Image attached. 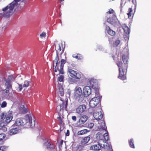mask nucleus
Wrapping results in <instances>:
<instances>
[{"label":"nucleus","mask_w":151,"mask_h":151,"mask_svg":"<svg viewBox=\"0 0 151 151\" xmlns=\"http://www.w3.org/2000/svg\"><path fill=\"white\" fill-rule=\"evenodd\" d=\"M128 58L127 56L123 55L122 59L124 64H123L122 62L120 61L117 63V65L119 68V74L118 78L123 80L126 79V74L128 67L127 65L128 62Z\"/></svg>","instance_id":"1"},{"label":"nucleus","mask_w":151,"mask_h":151,"mask_svg":"<svg viewBox=\"0 0 151 151\" xmlns=\"http://www.w3.org/2000/svg\"><path fill=\"white\" fill-rule=\"evenodd\" d=\"M35 124V121L33 120L32 122V117L31 114H27L24 117V118H18L15 121L14 125L18 127L23 126L26 125V126H31L32 128Z\"/></svg>","instance_id":"2"},{"label":"nucleus","mask_w":151,"mask_h":151,"mask_svg":"<svg viewBox=\"0 0 151 151\" xmlns=\"http://www.w3.org/2000/svg\"><path fill=\"white\" fill-rule=\"evenodd\" d=\"M24 0H14L12 2L2 9L3 12L1 14V15L7 17H9L13 13L14 8L17 6V3L19 1L22 2Z\"/></svg>","instance_id":"3"},{"label":"nucleus","mask_w":151,"mask_h":151,"mask_svg":"<svg viewBox=\"0 0 151 151\" xmlns=\"http://www.w3.org/2000/svg\"><path fill=\"white\" fill-rule=\"evenodd\" d=\"M89 102V105L91 107H95L98 105L97 108L101 107L100 102L101 97L96 95Z\"/></svg>","instance_id":"4"},{"label":"nucleus","mask_w":151,"mask_h":151,"mask_svg":"<svg viewBox=\"0 0 151 151\" xmlns=\"http://www.w3.org/2000/svg\"><path fill=\"white\" fill-rule=\"evenodd\" d=\"M58 102L60 104L59 106L57 107V109L58 111H63V109H64L66 110V108L68 104L67 99L64 101L62 100L61 98H60V100H58Z\"/></svg>","instance_id":"5"},{"label":"nucleus","mask_w":151,"mask_h":151,"mask_svg":"<svg viewBox=\"0 0 151 151\" xmlns=\"http://www.w3.org/2000/svg\"><path fill=\"white\" fill-rule=\"evenodd\" d=\"M11 77L9 76L5 83V85L6 87V89L5 90V94L6 96H9V91L11 89L12 90L11 82Z\"/></svg>","instance_id":"6"},{"label":"nucleus","mask_w":151,"mask_h":151,"mask_svg":"<svg viewBox=\"0 0 151 151\" xmlns=\"http://www.w3.org/2000/svg\"><path fill=\"white\" fill-rule=\"evenodd\" d=\"M68 72L69 75L71 77L76 79H80L81 77V74L77 71H75L68 68Z\"/></svg>","instance_id":"7"},{"label":"nucleus","mask_w":151,"mask_h":151,"mask_svg":"<svg viewBox=\"0 0 151 151\" xmlns=\"http://www.w3.org/2000/svg\"><path fill=\"white\" fill-rule=\"evenodd\" d=\"M101 111V107H99V108L96 110V111L94 112L93 115L96 119L99 120L102 118L103 115Z\"/></svg>","instance_id":"8"},{"label":"nucleus","mask_w":151,"mask_h":151,"mask_svg":"<svg viewBox=\"0 0 151 151\" xmlns=\"http://www.w3.org/2000/svg\"><path fill=\"white\" fill-rule=\"evenodd\" d=\"M86 106L85 104H82L78 106L76 109V112L78 114H81L86 110Z\"/></svg>","instance_id":"9"},{"label":"nucleus","mask_w":151,"mask_h":151,"mask_svg":"<svg viewBox=\"0 0 151 151\" xmlns=\"http://www.w3.org/2000/svg\"><path fill=\"white\" fill-rule=\"evenodd\" d=\"M103 142L102 140L100 139L99 140L98 143L97 144H95L92 145L90 147V149L94 150H100L102 146V143Z\"/></svg>","instance_id":"10"},{"label":"nucleus","mask_w":151,"mask_h":151,"mask_svg":"<svg viewBox=\"0 0 151 151\" xmlns=\"http://www.w3.org/2000/svg\"><path fill=\"white\" fill-rule=\"evenodd\" d=\"M91 92V89L90 86H86L83 89V94L84 97H87L90 94Z\"/></svg>","instance_id":"11"},{"label":"nucleus","mask_w":151,"mask_h":151,"mask_svg":"<svg viewBox=\"0 0 151 151\" xmlns=\"http://www.w3.org/2000/svg\"><path fill=\"white\" fill-rule=\"evenodd\" d=\"M59 60L58 56V53L57 52V55L55 59L53 61V68L55 70V72H56L58 70L59 72L60 68L57 67V65L58 63V61Z\"/></svg>","instance_id":"12"},{"label":"nucleus","mask_w":151,"mask_h":151,"mask_svg":"<svg viewBox=\"0 0 151 151\" xmlns=\"http://www.w3.org/2000/svg\"><path fill=\"white\" fill-rule=\"evenodd\" d=\"M123 28L124 31L125 33L126 34L125 35H124V38H125L126 36V40L128 39L129 37V34L130 33V29L129 27L127 26L126 24H124L122 26Z\"/></svg>","instance_id":"13"},{"label":"nucleus","mask_w":151,"mask_h":151,"mask_svg":"<svg viewBox=\"0 0 151 151\" xmlns=\"http://www.w3.org/2000/svg\"><path fill=\"white\" fill-rule=\"evenodd\" d=\"M116 18V15L115 14H114L113 15V18H108L107 19V22L110 24L115 26L117 22L115 18Z\"/></svg>","instance_id":"14"},{"label":"nucleus","mask_w":151,"mask_h":151,"mask_svg":"<svg viewBox=\"0 0 151 151\" xmlns=\"http://www.w3.org/2000/svg\"><path fill=\"white\" fill-rule=\"evenodd\" d=\"M43 145L44 146L46 147L47 149L52 150L54 148V145L50 143L48 140H45Z\"/></svg>","instance_id":"15"},{"label":"nucleus","mask_w":151,"mask_h":151,"mask_svg":"<svg viewBox=\"0 0 151 151\" xmlns=\"http://www.w3.org/2000/svg\"><path fill=\"white\" fill-rule=\"evenodd\" d=\"M81 95H82L81 88L80 87L78 86L76 87L75 90V97L79 96Z\"/></svg>","instance_id":"16"},{"label":"nucleus","mask_w":151,"mask_h":151,"mask_svg":"<svg viewBox=\"0 0 151 151\" xmlns=\"http://www.w3.org/2000/svg\"><path fill=\"white\" fill-rule=\"evenodd\" d=\"M101 140L103 142H102V145H101L102 146L101 147L106 149H109L111 147V145L108 144L106 141H104V139Z\"/></svg>","instance_id":"17"},{"label":"nucleus","mask_w":151,"mask_h":151,"mask_svg":"<svg viewBox=\"0 0 151 151\" xmlns=\"http://www.w3.org/2000/svg\"><path fill=\"white\" fill-rule=\"evenodd\" d=\"M65 60L63 59H61L60 62V65L59 66V68H60L59 73L61 74H63L64 73L63 67L65 63Z\"/></svg>","instance_id":"18"},{"label":"nucleus","mask_w":151,"mask_h":151,"mask_svg":"<svg viewBox=\"0 0 151 151\" xmlns=\"http://www.w3.org/2000/svg\"><path fill=\"white\" fill-rule=\"evenodd\" d=\"M88 117L86 115H83L80 118L79 120V122L80 124H84L87 121Z\"/></svg>","instance_id":"19"},{"label":"nucleus","mask_w":151,"mask_h":151,"mask_svg":"<svg viewBox=\"0 0 151 151\" xmlns=\"http://www.w3.org/2000/svg\"><path fill=\"white\" fill-rule=\"evenodd\" d=\"M19 129L18 127H12L9 130V132L12 134H15L18 133Z\"/></svg>","instance_id":"20"},{"label":"nucleus","mask_w":151,"mask_h":151,"mask_svg":"<svg viewBox=\"0 0 151 151\" xmlns=\"http://www.w3.org/2000/svg\"><path fill=\"white\" fill-rule=\"evenodd\" d=\"M106 29L108 33L110 35L113 36L115 34V32L111 29L109 26H106Z\"/></svg>","instance_id":"21"},{"label":"nucleus","mask_w":151,"mask_h":151,"mask_svg":"<svg viewBox=\"0 0 151 151\" xmlns=\"http://www.w3.org/2000/svg\"><path fill=\"white\" fill-rule=\"evenodd\" d=\"M84 97L83 95L75 97L77 101L80 103L83 102L84 99Z\"/></svg>","instance_id":"22"},{"label":"nucleus","mask_w":151,"mask_h":151,"mask_svg":"<svg viewBox=\"0 0 151 151\" xmlns=\"http://www.w3.org/2000/svg\"><path fill=\"white\" fill-rule=\"evenodd\" d=\"M90 139V137L88 136L84 137L81 141V143L82 145H85L87 143Z\"/></svg>","instance_id":"23"},{"label":"nucleus","mask_w":151,"mask_h":151,"mask_svg":"<svg viewBox=\"0 0 151 151\" xmlns=\"http://www.w3.org/2000/svg\"><path fill=\"white\" fill-rule=\"evenodd\" d=\"M27 110L24 105H21L20 109L19 112L21 114H24L27 112Z\"/></svg>","instance_id":"24"},{"label":"nucleus","mask_w":151,"mask_h":151,"mask_svg":"<svg viewBox=\"0 0 151 151\" xmlns=\"http://www.w3.org/2000/svg\"><path fill=\"white\" fill-rule=\"evenodd\" d=\"M96 80L94 79H91L89 81L91 86L93 88H96V86L97 85Z\"/></svg>","instance_id":"25"},{"label":"nucleus","mask_w":151,"mask_h":151,"mask_svg":"<svg viewBox=\"0 0 151 151\" xmlns=\"http://www.w3.org/2000/svg\"><path fill=\"white\" fill-rule=\"evenodd\" d=\"M13 116L12 114H8L6 116V118L5 121L6 123H9L12 119L13 118Z\"/></svg>","instance_id":"26"},{"label":"nucleus","mask_w":151,"mask_h":151,"mask_svg":"<svg viewBox=\"0 0 151 151\" xmlns=\"http://www.w3.org/2000/svg\"><path fill=\"white\" fill-rule=\"evenodd\" d=\"M59 94L61 96L64 95L63 88L62 86L61 85L59 86Z\"/></svg>","instance_id":"27"},{"label":"nucleus","mask_w":151,"mask_h":151,"mask_svg":"<svg viewBox=\"0 0 151 151\" xmlns=\"http://www.w3.org/2000/svg\"><path fill=\"white\" fill-rule=\"evenodd\" d=\"M100 129H101L102 130H105L107 132V128L105 126V124L104 122H101Z\"/></svg>","instance_id":"28"},{"label":"nucleus","mask_w":151,"mask_h":151,"mask_svg":"<svg viewBox=\"0 0 151 151\" xmlns=\"http://www.w3.org/2000/svg\"><path fill=\"white\" fill-rule=\"evenodd\" d=\"M96 139L99 140L100 139H103V135H101V134L100 132H98L96 134Z\"/></svg>","instance_id":"29"},{"label":"nucleus","mask_w":151,"mask_h":151,"mask_svg":"<svg viewBox=\"0 0 151 151\" xmlns=\"http://www.w3.org/2000/svg\"><path fill=\"white\" fill-rule=\"evenodd\" d=\"M87 132V130L86 129H83L78 132L77 134L78 135H81L86 133Z\"/></svg>","instance_id":"30"},{"label":"nucleus","mask_w":151,"mask_h":151,"mask_svg":"<svg viewBox=\"0 0 151 151\" xmlns=\"http://www.w3.org/2000/svg\"><path fill=\"white\" fill-rule=\"evenodd\" d=\"M129 144L130 147L132 148H134V146L133 143V139H130L129 141Z\"/></svg>","instance_id":"31"},{"label":"nucleus","mask_w":151,"mask_h":151,"mask_svg":"<svg viewBox=\"0 0 151 151\" xmlns=\"http://www.w3.org/2000/svg\"><path fill=\"white\" fill-rule=\"evenodd\" d=\"M103 139L105 140V141H107L109 139V137L108 135V133L107 132H106L105 133H104L103 135Z\"/></svg>","instance_id":"32"},{"label":"nucleus","mask_w":151,"mask_h":151,"mask_svg":"<svg viewBox=\"0 0 151 151\" xmlns=\"http://www.w3.org/2000/svg\"><path fill=\"white\" fill-rule=\"evenodd\" d=\"M73 58L78 60H81L82 58V57L80 54H77V55H73Z\"/></svg>","instance_id":"33"},{"label":"nucleus","mask_w":151,"mask_h":151,"mask_svg":"<svg viewBox=\"0 0 151 151\" xmlns=\"http://www.w3.org/2000/svg\"><path fill=\"white\" fill-rule=\"evenodd\" d=\"M128 12L127 13V15L128 16V17H130L132 15L131 13L132 12V8H129V9L128 11Z\"/></svg>","instance_id":"34"},{"label":"nucleus","mask_w":151,"mask_h":151,"mask_svg":"<svg viewBox=\"0 0 151 151\" xmlns=\"http://www.w3.org/2000/svg\"><path fill=\"white\" fill-rule=\"evenodd\" d=\"M29 86V83L28 81H25L23 84L24 87H27Z\"/></svg>","instance_id":"35"},{"label":"nucleus","mask_w":151,"mask_h":151,"mask_svg":"<svg viewBox=\"0 0 151 151\" xmlns=\"http://www.w3.org/2000/svg\"><path fill=\"white\" fill-rule=\"evenodd\" d=\"M120 43V41L119 40H118L115 41L114 43V46H117Z\"/></svg>","instance_id":"36"},{"label":"nucleus","mask_w":151,"mask_h":151,"mask_svg":"<svg viewBox=\"0 0 151 151\" xmlns=\"http://www.w3.org/2000/svg\"><path fill=\"white\" fill-rule=\"evenodd\" d=\"M5 137V134H0V141L3 140Z\"/></svg>","instance_id":"37"},{"label":"nucleus","mask_w":151,"mask_h":151,"mask_svg":"<svg viewBox=\"0 0 151 151\" xmlns=\"http://www.w3.org/2000/svg\"><path fill=\"white\" fill-rule=\"evenodd\" d=\"M64 78V76L63 75H60V77L58 78V81L60 82H62L63 81Z\"/></svg>","instance_id":"38"},{"label":"nucleus","mask_w":151,"mask_h":151,"mask_svg":"<svg viewBox=\"0 0 151 151\" xmlns=\"http://www.w3.org/2000/svg\"><path fill=\"white\" fill-rule=\"evenodd\" d=\"M6 124L4 122H2L0 123V127L1 128H2L3 127H5V125H6Z\"/></svg>","instance_id":"39"},{"label":"nucleus","mask_w":151,"mask_h":151,"mask_svg":"<svg viewBox=\"0 0 151 151\" xmlns=\"http://www.w3.org/2000/svg\"><path fill=\"white\" fill-rule=\"evenodd\" d=\"M6 148V147L4 146H1L0 147V151H4Z\"/></svg>","instance_id":"40"},{"label":"nucleus","mask_w":151,"mask_h":151,"mask_svg":"<svg viewBox=\"0 0 151 151\" xmlns=\"http://www.w3.org/2000/svg\"><path fill=\"white\" fill-rule=\"evenodd\" d=\"M7 105V103L6 101H3L1 104V107L2 108L5 107Z\"/></svg>","instance_id":"41"},{"label":"nucleus","mask_w":151,"mask_h":151,"mask_svg":"<svg viewBox=\"0 0 151 151\" xmlns=\"http://www.w3.org/2000/svg\"><path fill=\"white\" fill-rule=\"evenodd\" d=\"M7 124L5 125V127H3L2 128H1L4 132H6L7 131V128L6 127Z\"/></svg>","instance_id":"42"},{"label":"nucleus","mask_w":151,"mask_h":151,"mask_svg":"<svg viewBox=\"0 0 151 151\" xmlns=\"http://www.w3.org/2000/svg\"><path fill=\"white\" fill-rule=\"evenodd\" d=\"M114 10L111 9H110L109 11L106 12V13L112 14L114 13Z\"/></svg>","instance_id":"43"},{"label":"nucleus","mask_w":151,"mask_h":151,"mask_svg":"<svg viewBox=\"0 0 151 151\" xmlns=\"http://www.w3.org/2000/svg\"><path fill=\"white\" fill-rule=\"evenodd\" d=\"M46 35V34L45 32H42L40 35L41 37H45Z\"/></svg>","instance_id":"44"},{"label":"nucleus","mask_w":151,"mask_h":151,"mask_svg":"<svg viewBox=\"0 0 151 151\" xmlns=\"http://www.w3.org/2000/svg\"><path fill=\"white\" fill-rule=\"evenodd\" d=\"M58 50L59 51H60L61 50V47L60 46V45L59 44L58 45Z\"/></svg>","instance_id":"45"},{"label":"nucleus","mask_w":151,"mask_h":151,"mask_svg":"<svg viewBox=\"0 0 151 151\" xmlns=\"http://www.w3.org/2000/svg\"><path fill=\"white\" fill-rule=\"evenodd\" d=\"M72 119L73 120L75 121L76 120V117L75 116H73L72 117Z\"/></svg>","instance_id":"46"},{"label":"nucleus","mask_w":151,"mask_h":151,"mask_svg":"<svg viewBox=\"0 0 151 151\" xmlns=\"http://www.w3.org/2000/svg\"><path fill=\"white\" fill-rule=\"evenodd\" d=\"M66 135L67 136H68L69 135V131L68 130H67Z\"/></svg>","instance_id":"47"},{"label":"nucleus","mask_w":151,"mask_h":151,"mask_svg":"<svg viewBox=\"0 0 151 151\" xmlns=\"http://www.w3.org/2000/svg\"><path fill=\"white\" fill-rule=\"evenodd\" d=\"M19 90L20 91H21L22 90V86L19 85Z\"/></svg>","instance_id":"48"},{"label":"nucleus","mask_w":151,"mask_h":151,"mask_svg":"<svg viewBox=\"0 0 151 151\" xmlns=\"http://www.w3.org/2000/svg\"><path fill=\"white\" fill-rule=\"evenodd\" d=\"M4 116V114H2L1 115H0V119H2Z\"/></svg>","instance_id":"49"},{"label":"nucleus","mask_w":151,"mask_h":151,"mask_svg":"<svg viewBox=\"0 0 151 151\" xmlns=\"http://www.w3.org/2000/svg\"><path fill=\"white\" fill-rule=\"evenodd\" d=\"M6 26H3L2 28V31L6 29Z\"/></svg>","instance_id":"50"},{"label":"nucleus","mask_w":151,"mask_h":151,"mask_svg":"<svg viewBox=\"0 0 151 151\" xmlns=\"http://www.w3.org/2000/svg\"><path fill=\"white\" fill-rule=\"evenodd\" d=\"M90 125H91L90 128H91L93 126L94 124L93 123H91L90 124Z\"/></svg>","instance_id":"51"},{"label":"nucleus","mask_w":151,"mask_h":151,"mask_svg":"<svg viewBox=\"0 0 151 151\" xmlns=\"http://www.w3.org/2000/svg\"><path fill=\"white\" fill-rule=\"evenodd\" d=\"M64 51V49H63L62 50V51L61 52V54H62V53L63 52V51Z\"/></svg>","instance_id":"52"},{"label":"nucleus","mask_w":151,"mask_h":151,"mask_svg":"<svg viewBox=\"0 0 151 151\" xmlns=\"http://www.w3.org/2000/svg\"><path fill=\"white\" fill-rule=\"evenodd\" d=\"M57 118H58V119H61V117H60V116H59V117H58Z\"/></svg>","instance_id":"53"},{"label":"nucleus","mask_w":151,"mask_h":151,"mask_svg":"<svg viewBox=\"0 0 151 151\" xmlns=\"http://www.w3.org/2000/svg\"><path fill=\"white\" fill-rule=\"evenodd\" d=\"M79 147H78V149H77L76 150V151H79L78 150V149L79 148Z\"/></svg>","instance_id":"54"},{"label":"nucleus","mask_w":151,"mask_h":151,"mask_svg":"<svg viewBox=\"0 0 151 151\" xmlns=\"http://www.w3.org/2000/svg\"><path fill=\"white\" fill-rule=\"evenodd\" d=\"M62 121L61 120V122H60V123H61V124H62Z\"/></svg>","instance_id":"55"},{"label":"nucleus","mask_w":151,"mask_h":151,"mask_svg":"<svg viewBox=\"0 0 151 151\" xmlns=\"http://www.w3.org/2000/svg\"><path fill=\"white\" fill-rule=\"evenodd\" d=\"M65 59H66V55H65Z\"/></svg>","instance_id":"56"},{"label":"nucleus","mask_w":151,"mask_h":151,"mask_svg":"<svg viewBox=\"0 0 151 151\" xmlns=\"http://www.w3.org/2000/svg\"><path fill=\"white\" fill-rule=\"evenodd\" d=\"M64 0H61V1H63Z\"/></svg>","instance_id":"57"}]
</instances>
